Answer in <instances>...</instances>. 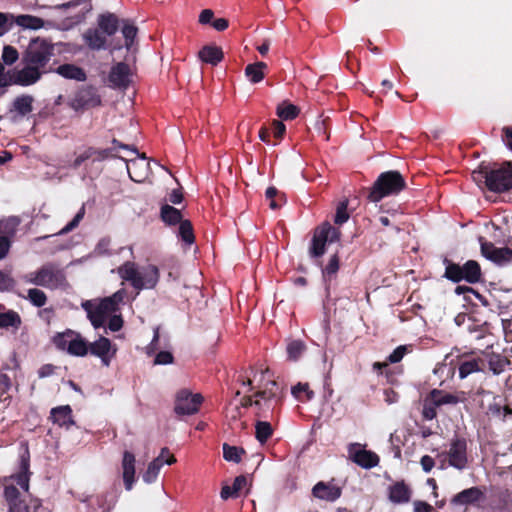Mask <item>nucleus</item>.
Instances as JSON below:
<instances>
[{"instance_id": "nucleus-1", "label": "nucleus", "mask_w": 512, "mask_h": 512, "mask_svg": "<svg viewBox=\"0 0 512 512\" xmlns=\"http://www.w3.org/2000/svg\"><path fill=\"white\" fill-rule=\"evenodd\" d=\"M30 451L28 445H24L19 453L17 472L3 481V497L7 503V512H36L41 506V500H31L30 504L21 497L20 490L15 483L24 491H28L30 482Z\"/></svg>"}, {"instance_id": "nucleus-2", "label": "nucleus", "mask_w": 512, "mask_h": 512, "mask_svg": "<svg viewBox=\"0 0 512 512\" xmlns=\"http://www.w3.org/2000/svg\"><path fill=\"white\" fill-rule=\"evenodd\" d=\"M283 389L274 381H268L266 385L257 390L254 395H246L241 399V406L248 408L255 406V416L259 419L273 417L274 412L281 406Z\"/></svg>"}, {"instance_id": "nucleus-3", "label": "nucleus", "mask_w": 512, "mask_h": 512, "mask_svg": "<svg viewBox=\"0 0 512 512\" xmlns=\"http://www.w3.org/2000/svg\"><path fill=\"white\" fill-rule=\"evenodd\" d=\"M473 179L478 183H484L485 187L495 193H504L512 190V164L510 162L500 166L480 165L473 171Z\"/></svg>"}, {"instance_id": "nucleus-4", "label": "nucleus", "mask_w": 512, "mask_h": 512, "mask_svg": "<svg viewBox=\"0 0 512 512\" xmlns=\"http://www.w3.org/2000/svg\"><path fill=\"white\" fill-rule=\"evenodd\" d=\"M120 277L130 282L131 286L140 291L143 289H154L160 278V272L156 265L149 264L140 270L131 261L125 262L118 268Z\"/></svg>"}, {"instance_id": "nucleus-5", "label": "nucleus", "mask_w": 512, "mask_h": 512, "mask_svg": "<svg viewBox=\"0 0 512 512\" xmlns=\"http://www.w3.org/2000/svg\"><path fill=\"white\" fill-rule=\"evenodd\" d=\"M406 188V181L399 171L382 172L370 188L368 200L379 202L384 197L397 195Z\"/></svg>"}, {"instance_id": "nucleus-6", "label": "nucleus", "mask_w": 512, "mask_h": 512, "mask_svg": "<svg viewBox=\"0 0 512 512\" xmlns=\"http://www.w3.org/2000/svg\"><path fill=\"white\" fill-rule=\"evenodd\" d=\"M443 264L445 265L443 277L453 283L465 281L468 284H476L483 281L481 266L476 260H468L460 265L445 257Z\"/></svg>"}, {"instance_id": "nucleus-7", "label": "nucleus", "mask_w": 512, "mask_h": 512, "mask_svg": "<svg viewBox=\"0 0 512 512\" xmlns=\"http://www.w3.org/2000/svg\"><path fill=\"white\" fill-rule=\"evenodd\" d=\"M342 233L339 228L325 221L314 228L308 253L312 259H320L326 253V247L339 242Z\"/></svg>"}, {"instance_id": "nucleus-8", "label": "nucleus", "mask_w": 512, "mask_h": 512, "mask_svg": "<svg viewBox=\"0 0 512 512\" xmlns=\"http://www.w3.org/2000/svg\"><path fill=\"white\" fill-rule=\"evenodd\" d=\"M26 281L48 289H57L65 284L66 276L55 264L47 263L37 271L29 273Z\"/></svg>"}, {"instance_id": "nucleus-9", "label": "nucleus", "mask_w": 512, "mask_h": 512, "mask_svg": "<svg viewBox=\"0 0 512 512\" xmlns=\"http://www.w3.org/2000/svg\"><path fill=\"white\" fill-rule=\"evenodd\" d=\"M52 342L57 349L66 350L70 355L84 357L88 354V342L74 330L56 333Z\"/></svg>"}, {"instance_id": "nucleus-10", "label": "nucleus", "mask_w": 512, "mask_h": 512, "mask_svg": "<svg viewBox=\"0 0 512 512\" xmlns=\"http://www.w3.org/2000/svg\"><path fill=\"white\" fill-rule=\"evenodd\" d=\"M54 55V46L46 40H32L23 54V64H30L39 70H45L46 65Z\"/></svg>"}, {"instance_id": "nucleus-11", "label": "nucleus", "mask_w": 512, "mask_h": 512, "mask_svg": "<svg viewBox=\"0 0 512 512\" xmlns=\"http://www.w3.org/2000/svg\"><path fill=\"white\" fill-rule=\"evenodd\" d=\"M102 97L98 88L93 85L81 86L73 95L68 105L75 112H84L86 110L101 106Z\"/></svg>"}, {"instance_id": "nucleus-12", "label": "nucleus", "mask_w": 512, "mask_h": 512, "mask_svg": "<svg viewBox=\"0 0 512 512\" xmlns=\"http://www.w3.org/2000/svg\"><path fill=\"white\" fill-rule=\"evenodd\" d=\"M202 402L201 394H192L183 389L177 393L174 411L177 415H193L199 411Z\"/></svg>"}, {"instance_id": "nucleus-13", "label": "nucleus", "mask_w": 512, "mask_h": 512, "mask_svg": "<svg viewBox=\"0 0 512 512\" xmlns=\"http://www.w3.org/2000/svg\"><path fill=\"white\" fill-rule=\"evenodd\" d=\"M82 308L86 311L89 321L96 329L103 327L107 317L114 313L103 299L98 303L87 300L82 303Z\"/></svg>"}, {"instance_id": "nucleus-14", "label": "nucleus", "mask_w": 512, "mask_h": 512, "mask_svg": "<svg viewBox=\"0 0 512 512\" xmlns=\"http://www.w3.org/2000/svg\"><path fill=\"white\" fill-rule=\"evenodd\" d=\"M108 36L98 27L89 28L83 33V40L85 44L95 51L111 48L112 50H120L123 45L120 41L109 45L107 44Z\"/></svg>"}, {"instance_id": "nucleus-15", "label": "nucleus", "mask_w": 512, "mask_h": 512, "mask_svg": "<svg viewBox=\"0 0 512 512\" xmlns=\"http://www.w3.org/2000/svg\"><path fill=\"white\" fill-rule=\"evenodd\" d=\"M479 394L491 398L488 406L485 408L487 416L501 421H505L507 418L512 417V408L504 403L501 396L494 395L492 392L485 390L480 391Z\"/></svg>"}, {"instance_id": "nucleus-16", "label": "nucleus", "mask_w": 512, "mask_h": 512, "mask_svg": "<svg viewBox=\"0 0 512 512\" xmlns=\"http://www.w3.org/2000/svg\"><path fill=\"white\" fill-rule=\"evenodd\" d=\"M131 75V69L127 63H116L111 67L108 74L109 87L126 90L132 82Z\"/></svg>"}, {"instance_id": "nucleus-17", "label": "nucleus", "mask_w": 512, "mask_h": 512, "mask_svg": "<svg viewBox=\"0 0 512 512\" xmlns=\"http://www.w3.org/2000/svg\"><path fill=\"white\" fill-rule=\"evenodd\" d=\"M449 464L458 469L463 470L468 463L467 457V441L465 438L456 437L451 441L448 451Z\"/></svg>"}, {"instance_id": "nucleus-18", "label": "nucleus", "mask_w": 512, "mask_h": 512, "mask_svg": "<svg viewBox=\"0 0 512 512\" xmlns=\"http://www.w3.org/2000/svg\"><path fill=\"white\" fill-rule=\"evenodd\" d=\"M54 9L63 11L66 18L71 19L74 23H79L84 20L86 14L90 10V7L86 0H72L67 3L54 6Z\"/></svg>"}, {"instance_id": "nucleus-19", "label": "nucleus", "mask_w": 512, "mask_h": 512, "mask_svg": "<svg viewBox=\"0 0 512 512\" xmlns=\"http://www.w3.org/2000/svg\"><path fill=\"white\" fill-rule=\"evenodd\" d=\"M14 84L22 87H27L37 83L46 70H39L30 64H24L20 70H13Z\"/></svg>"}, {"instance_id": "nucleus-20", "label": "nucleus", "mask_w": 512, "mask_h": 512, "mask_svg": "<svg viewBox=\"0 0 512 512\" xmlns=\"http://www.w3.org/2000/svg\"><path fill=\"white\" fill-rule=\"evenodd\" d=\"M356 446H359V444L352 443V444H350L349 449H348L349 454H350V459L355 464H357L358 466H360L364 469H371V468L376 467L379 464L380 458L375 452L366 450V449H360V450L353 452V448H355Z\"/></svg>"}, {"instance_id": "nucleus-21", "label": "nucleus", "mask_w": 512, "mask_h": 512, "mask_svg": "<svg viewBox=\"0 0 512 512\" xmlns=\"http://www.w3.org/2000/svg\"><path fill=\"white\" fill-rule=\"evenodd\" d=\"M484 499V489L473 486L455 494L451 499V504L459 506L478 505Z\"/></svg>"}, {"instance_id": "nucleus-22", "label": "nucleus", "mask_w": 512, "mask_h": 512, "mask_svg": "<svg viewBox=\"0 0 512 512\" xmlns=\"http://www.w3.org/2000/svg\"><path fill=\"white\" fill-rule=\"evenodd\" d=\"M412 350L411 345H400L393 350V352L387 357L386 362H375L373 364V370L378 374H385L389 380L392 377V372L388 369V363H398L403 357Z\"/></svg>"}, {"instance_id": "nucleus-23", "label": "nucleus", "mask_w": 512, "mask_h": 512, "mask_svg": "<svg viewBox=\"0 0 512 512\" xmlns=\"http://www.w3.org/2000/svg\"><path fill=\"white\" fill-rule=\"evenodd\" d=\"M483 354L488 363L489 370L494 375H500L512 364L506 349L503 350V353L485 351Z\"/></svg>"}, {"instance_id": "nucleus-24", "label": "nucleus", "mask_w": 512, "mask_h": 512, "mask_svg": "<svg viewBox=\"0 0 512 512\" xmlns=\"http://www.w3.org/2000/svg\"><path fill=\"white\" fill-rule=\"evenodd\" d=\"M111 341L110 339L100 336L99 339L92 343H88V352L93 356L99 357L104 366L108 367L111 362V358L114 354H110ZM115 353V351L113 352Z\"/></svg>"}, {"instance_id": "nucleus-25", "label": "nucleus", "mask_w": 512, "mask_h": 512, "mask_svg": "<svg viewBox=\"0 0 512 512\" xmlns=\"http://www.w3.org/2000/svg\"><path fill=\"white\" fill-rule=\"evenodd\" d=\"M481 253L485 258L497 264L508 261L512 257V250L510 248H497L492 242L487 241L481 242Z\"/></svg>"}, {"instance_id": "nucleus-26", "label": "nucleus", "mask_w": 512, "mask_h": 512, "mask_svg": "<svg viewBox=\"0 0 512 512\" xmlns=\"http://www.w3.org/2000/svg\"><path fill=\"white\" fill-rule=\"evenodd\" d=\"M341 488L332 482L320 481L314 485L312 494L315 498L333 502L341 496Z\"/></svg>"}, {"instance_id": "nucleus-27", "label": "nucleus", "mask_w": 512, "mask_h": 512, "mask_svg": "<svg viewBox=\"0 0 512 512\" xmlns=\"http://www.w3.org/2000/svg\"><path fill=\"white\" fill-rule=\"evenodd\" d=\"M412 490L404 480L397 481L388 488V499L394 504H404L410 501Z\"/></svg>"}, {"instance_id": "nucleus-28", "label": "nucleus", "mask_w": 512, "mask_h": 512, "mask_svg": "<svg viewBox=\"0 0 512 512\" xmlns=\"http://www.w3.org/2000/svg\"><path fill=\"white\" fill-rule=\"evenodd\" d=\"M49 420L60 427L69 428L75 424L70 405L57 406L51 409Z\"/></svg>"}, {"instance_id": "nucleus-29", "label": "nucleus", "mask_w": 512, "mask_h": 512, "mask_svg": "<svg viewBox=\"0 0 512 512\" xmlns=\"http://www.w3.org/2000/svg\"><path fill=\"white\" fill-rule=\"evenodd\" d=\"M122 20L111 12L99 14L97 17V27L100 28L108 37H112L119 30Z\"/></svg>"}, {"instance_id": "nucleus-30", "label": "nucleus", "mask_w": 512, "mask_h": 512, "mask_svg": "<svg viewBox=\"0 0 512 512\" xmlns=\"http://www.w3.org/2000/svg\"><path fill=\"white\" fill-rule=\"evenodd\" d=\"M22 325V319L18 312L7 310L4 305H0V329L13 328L18 330Z\"/></svg>"}, {"instance_id": "nucleus-31", "label": "nucleus", "mask_w": 512, "mask_h": 512, "mask_svg": "<svg viewBox=\"0 0 512 512\" xmlns=\"http://www.w3.org/2000/svg\"><path fill=\"white\" fill-rule=\"evenodd\" d=\"M198 57L202 62L216 66L223 60L224 54L222 49L218 46L205 45L198 52Z\"/></svg>"}, {"instance_id": "nucleus-32", "label": "nucleus", "mask_w": 512, "mask_h": 512, "mask_svg": "<svg viewBox=\"0 0 512 512\" xmlns=\"http://www.w3.org/2000/svg\"><path fill=\"white\" fill-rule=\"evenodd\" d=\"M122 468L125 487L126 489L130 490L132 488V483L134 482L135 476V456L133 453L129 451L124 452Z\"/></svg>"}, {"instance_id": "nucleus-33", "label": "nucleus", "mask_w": 512, "mask_h": 512, "mask_svg": "<svg viewBox=\"0 0 512 512\" xmlns=\"http://www.w3.org/2000/svg\"><path fill=\"white\" fill-rule=\"evenodd\" d=\"M339 269L340 257L338 251H336L333 255L330 256L328 263L322 267V277L327 289L329 288L331 282L336 279Z\"/></svg>"}, {"instance_id": "nucleus-34", "label": "nucleus", "mask_w": 512, "mask_h": 512, "mask_svg": "<svg viewBox=\"0 0 512 512\" xmlns=\"http://www.w3.org/2000/svg\"><path fill=\"white\" fill-rule=\"evenodd\" d=\"M160 219L166 226L169 227L176 226L184 220L181 210L169 204H164L161 206Z\"/></svg>"}, {"instance_id": "nucleus-35", "label": "nucleus", "mask_w": 512, "mask_h": 512, "mask_svg": "<svg viewBox=\"0 0 512 512\" xmlns=\"http://www.w3.org/2000/svg\"><path fill=\"white\" fill-rule=\"evenodd\" d=\"M485 360L481 358H471L462 360L459 364V377L464 379L474 372L483 371Z\"/></svg>"}, {"instance_id": "nucleus-36", "label": "nucleus", "mask_w": 512, "mask_h": 512, "mask_svg": "<svg viewBox=\"0 0 512 512\" xmlns=\"http://www.w3.org/2000/svg\"><path fill=\"white\" fill-rule=\"evenodd\" d=\"M34 98L32 95L22 94L12 102L11 112L15 111L20 116H26L33 111Z\"/></svg>"}, {"instance_id": "nucleus-37", "label": "nucleus", "mask_w": 512, "mask_h": 512, "mask_svg": "<svg viewBox=\"0 0 512 512\" xmlns=\"http://www.w3.org/2000/svg\"><path fill=\"white\" fill-rule=\"evenodd\" d=\"M56 72L66 79H73L76 81H85L87 76L85 71L74 64H62Z\"/></svg>"}, {"instance_id": "nucleus-38", "label": "nucleus", "mask_w": 512, "mask_h": 512, "mask_svg": "<svg viewBox=\"0 0 512 512\" xmlns=\"http://www.w3.org/2000/svg\"><path fill=\"white\" fill-rule=\"evenodd\" d=\"M429 394L431 398L435 400L439 407L443 405H456L462 401V399L456 395L440 389H432Z\"/></svg>"}, {"instance_id": "nucleus-39", "label": "nucleus", "mask_w": 512, "mask_h": 512, "mask_svg": "<svg viewBox=\"0 0 512 512\" xmlns=\"http://www.w3.org/2000/svg\"><path fill=\"white\" fill-rule=\"evenodd\" d=\"M265 69H267V64L265 62L259 61L253 64H248L245 67V75L251 83L256 84L264 79Z\"/></svg>"}, {"instance_id": "nucleus-40", "label": "nucleus", "mask_w": 512, "mask_h": 512, "mask_svg": "<svg viewBox=\"0 0 512 512\" xmlns=\"http://www.w3.org/2000/svg\"><path fill=\"white\" fill-rule=\"evenodd\" d=\"M121 32L125 39V47L130 51L134 45L135 38L138 33V28L129 20L123 19L121 22Z\"/></svg>"}, {"instance_id": "nucleus-41", "label": "nucleus", "mask_w": 512, "mask_h": 512, "mask_svg": "<svg viewBox=\"0 0 512 512\" xmlns=\"http://www.w3.org/2000/svg\"><path fill=\"white\" fill-rule=\"evenodd\" d=\"M178 225V238H180L186 245H192L195 242V235L191 221L188 219H184Z\"/></svg>"}, {"instance_id": "nucleus-42", "label": "nucleus", "mask_w": 512, "mask_h": 512, "mask_svg": "<svg viewBox=\"0 0 512 512\" xmlns=\"http://www.w3.org/2000/svg\"><path fill=\"white\" fill-rule=\"evenodd\" d=\"M273 427L268 421L258 420L255 423V438L261 444H265L268 439L273 435Z\"/></svg>"}, {"instance_id": "nucleus-43", "label": "nucleus", "mask_w": 512, "mask_h": 512, "mask_svg": "<svg viewBox=\"0 0 512 512\" xmlns=\"http://www.w3.org/2000/svg\"><path fill=\"white\" fill-rule=\"evenodd\" d=\"M15 23L26 29L37 30L44 26L43 19L33 15H19L15 18Z\"/></svg>"}, {"instance_id": "nucleus-44", "label": "nucleus", "mask_w": 512, "mask_h": 512, "mask_svg": "<svg viewBox=\"0 0 512 512\" xmlns=\"http://www.w3.org/2000/svg\"><path fill=\"white\" fill-rule=\"evenodd\" d=\"M292 395L301 402H307L314 398V392L308 383L299 382L291 389Z\"/></svg>"}, {"instance_id": "nucleus-45", "label": "nucleus", "mask_w": 512, "mask_h": 512, "mask_svg": "<svg viewBox=\"0 0 512 512\" xmlns=\"http://www.w3.org/2000/svg\"><path fill=\"white\" fill-rule=\"evenodd\" d=\"M163 465H164V460L161 457L155 458L152 462L149 463L147 470L143 474V480L146 483L154 482Z\"/></svg>"}, {"instance_id": "nucleus-46", "label": "nucleus", "mask_w": 512, "mask_h": 512, "mask_svg": "<svg viewBox=\"0 0 512 512\" xmlns=\"http://www.w3.org/2000/svg\"><path fill=\"white\" fill-rule=\"evenodd\" d=\"M245 453V450L241 447L231 446L227 443L223 444V458L226 461L239 463Z\"/></svg>"}, {"instance_id": "nucleus-47", "label": "nucleus", "mask_w": 512, "mask_h": 512, "mask_svg": "<svg viewBox=\"0 0 512 512\" xmlns=\"http://www.w3.org/2000/svg\"><path fill=\"white\" fill-rule=\"evenodd\" d=\"M437 408L439 406L435 402L434 399L431 398V395L428 393L423 400V408H422V417L424 420H433L437 417Z\"/></svg>"}, {"instance_id": "nucleus-48", "label": "nucleus", "mask_w": 512, "mask_h": 512, "mask_svg": "<svg viewBox=\"0 0 512 512\" xmlns=\"http://www.w3.org/2000/svg\"><path fill=\"white\" fill-rule=\"evenodd\" d=\"M127 295V291L125 289H120L113 293L109 297L103 298L106 304L110 307V309L115 313L119 310L120 304L124 303V299Z\"/></svg>"}, {"instance_id": "nucleus-49", "label": "nucleus", "mask_w": 512, "mask_h": 512, "mask_svg": "<svg viewBox=\"0 0 512 512\" xmlns=\"http://www.w3.org/2000/svg\"><path fill=\"white\" fill-rule=\"evenodd\" d=\"M299 113V108L293 104H282L277 107V115L283 120H293Z\"/></svg>"}, {"instance_id": "nucleus-50", "label": "nucleus", "mask_w": 512, "mask_h": 512, "mask_svg": "<svg viewBox=\"0 0 512 512\" xmlns=\"http://www.w3.org/2000/svg\"><path fill=\"white\" fill-rule=\"evenodd\" d=\"M348 203V199H344L338 203L334 217V223L336 225H342L348 221L350 217L348 213Z\"/></svg>"}, {"instance_id": "nucleus-51", "label": "nucleus", "mask_w": 512, "mask_h": 512, "mask_svg": "<svg viewBox=\"0 0 512 512\" xmlns=\"http://www.w3.org/2000/svg\"><path fill=\"white\" fill-rule=\"evenodd\" d=\"M32 305L36 307H43L47 302L46 294L37 288H31L28 290V294L26 297Z\"/></svg>"}, {"instance_id": "nucleus-52", "label": "nucleus", "mask_w": 512, "mask_h": 512, "mask_svg": "<svg viewBox=\"0 0 512 512\" xmlns=\"http://www.w3.org/2000/svg\"><path fill=\"white\" fill-rule=\"evenodd\" d=\"M305 348L306 347L302 341H300V340L291 341L287 345V348H286L288 358L293 361L298 360L300 358V356L302 355V353L304 352Z\"/></svg>"}, {"instance_id": "nucleus-53", "label": "nucleus", "mask_w": 512, "mask_h": 512, "mask_svg": "<svg viewBox=\"0 0 512 512\" xmlns=\"http://www.w3.org/2000/svg\"><path fill=\"white\" fill-rule=\"evenodd\" d=\"M19 58V53L16 48L10 45H6L3 48L2 60L6 65L14 64Z\"/></svg>"}, {"instance_id": "nucleus-54", "label": "nucleus", "mask_w": 512, "mask_h": 512, "mask_svg": "<svg viewBox=\"0 0 512 512\" xmlns=\"http://www.w3.org/2000/svg\"><path fill=\"white\" fill-rule=\"evenodd\" d=\"M15 285V280L9 272L0 270V292L10 291Z\"/></svg>"}, {"instance_id": "nucleus-55", "label": "nucleus", "mask_w": 512, "mask_h": 512, "mask_svg": "<svg viewBox=\"0 0 512 512\" xmlns=\"http://www.w3.org/2000/svg\"><path fill=\"white\" fill-rule=\"evenodd\" d=\"M454 292L457 295H466L468 293L473 294L483 305H487V300L485 299V297H483L479 292H477L474 288L470 286L458 285L456 286Z\"/></svg>"}, {"instance_id": "nucleus-56", "label": "nucleus", "mask_w": 512, "mask_h": 512, "mask_svg": "<svg viewBox=\"0 0 512 512\" xmlns=\"http://www.w3.org/2000/svg\"><path fill=\"white\" fill-rule=\"evenodd\" d=\"M95 155V148L89 147L87 148L83 153H81L79 156L75 158V160L72 163V168L77 169L82 165L83 162L86 160L94 157Z\"/></svg>"}, {"instance_id": "nucleus-57", "label": "nucleus", "mask_w": 512, "mask_h": 512, "mask_svg": "<svg viewBox=\"0 0 512 512\" xmlns=\"http://www.w3.org/2000/svg\"><path fill=\"white\" fill-rule=\"evenodd\" d=\"M174 357L171 352L169 351H160L155 359L154 364L155 365H166L173 363Z\"/></svg>"}, {"instance_id": "nucleus-58", "label": "nucleus", "mask_w": 512, "mask_h": 512, "mask_svg": "<svg viewBox=\"0 0 512 512\" xmlns=\"http://www.w3.org/2000/svg\"><path fill=\"white\" fill-rule=\"evenodd\" d=\"M272 132L276 139L281 140L286 133V126L283 124V122L274 120L272 122Z\"/></svg>"}, {"instance_id": "nucleus-59", "label": "nucleus", "mask_w": 512, "mask_h": 512, "mask_svg": "<svg viewBox=\"0 0 512 512\" xmlns=\"http://www.w3.org/2000/svg\"><path fill=\"white\" fill-rule=\"evenodd\" d=\"M14 84V73L11 70L3 71L0 75V88H5Z\"/></svg>"}, {"instance_id": "nucleus-60", "label": "nucleus", "mask_w": 512, "mask_h": 512, "mask_svg": "<svg viewBox=\"0 0 512 512\" xmlns=\"http://www.w3.org/2000/svg\"><path fill=\"white\" fill-rule=\"evenodd\" d=\"M123 318L121 315H112L108 321V328L112 332H117L123 327Z\"/></svg>"}, {"instance_id": "nucleus-61", "label": "nucleus", "mask_w": 512, "mask_h": 512, "mask_svg": "<svg viewBox=\"0 0 512 512\" xmlns=\"http://www.w3.org/2000/svg\"><path fill=\"white\" fill-rule=\"evenodd\" d=\"M501 138L505 146L512 151V126H504L502 128Z\"/></svg>"}, {"instance_id": "nucleus-62", "label": "nucleus", "mask_w": 512, "mask_h": 512, "mask_svg": "<svg viewBox=\"0 0 512 512\" xmlns=\"http://www.w3.org/2000/svg\"><path fill=\"white\" fill-rule=\"evenodd\" d=\"M214 20V12L211 9H204L199 15V23L202 25L210 24Z\"/></svg>"}, {"instance_id": "nucleus-63", "label": "nucleus", "mask_w": 512, "mask_h": 512, "mask_svg": "<svg viewBox=\"0 0 512 512\" xmlns=\"http://www.w3.org/2000/svg\"><path fill=\"white\" fill-rule=\"evenodd\" d=\"M502 327L506 342H512V317L510 319H502Z\"/></svg>"}, {"instance_id": "nucleus-64", "label": "nucleus", "mask_w": 512, "mask_h": 512, "mask_svg": "<svg viewBox=\"0 0 512 512\" xmlns=\"http://www.w3.org/2000/svg\"><path fill=\"white\" fill-rule=\"evenodd\" d=\"M434 508L432 505L425 501L416 500L414 501V512H433Z\"/></svg>"}]
</instances>
